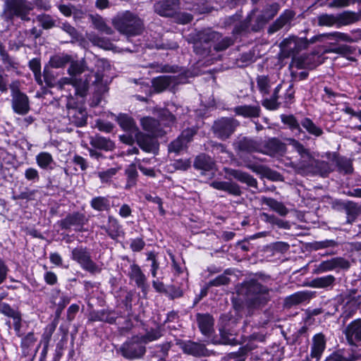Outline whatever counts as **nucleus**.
Masks as SVG:
<instances>
[{
  "instance_id": "1",
  "label": "nucleus",
  "mask_w": 361,
  "mask_h": 361,
  "mask_svg": "<svg viewBox=\"0 0 361 361\" xmlns=\"http://www.w3.org/2000/svg\"><path fill=\"white\" fill-rule=\"evenodd\" d=\"M233 42L231 37H222L217 32L205 30L198 32L193 47L197 54L206 56L211 51L212 44L215 51H221L231 46Z\"/></svg>"
},
{
  "instance_id": "2",
  "label": "nucleus",
  "mask_w": 361,
  "mask_h": 361,
  "mask_svg": "<svg viewBox=\"0 0 361 361\" xmlns=\"http://www.w3.org/2000/svg\"><path fill=\"white\" fill-rule=\"evenodd\" d=\"M270 289L251 279L242 283L239 293L246 296V302L250 309H259L264 307L271 299Z\"/></svg>"
},
{
  "instance_id": "3",
  "label": "nucleus",
  "mask_w": 361,
  "mask_h": 361,
  "mask_svg": "<svg viewBox=\"0 0 361 361\" xmlns=\"http://www.w3.org/2000/svg\"><path fill=\"white\" fill-rule=\"evenodd\" d=\"M33 8V4L28 0H4L0 17L8 24H13L16 18L29 22Z\"/></svg>"
},
{
  "instance_id": "4",
  "label": "nucleus",
  "mask_w": 361,
  "mask_h": 361,
  "mask_svg": "<svg viewBox=\"0 0 361 361\" xmlns=\"http://www.w3.org/2000/svg\"><path fill=\"white\" fill-rule=\"evenodd\" d=\"M112 23L119 32L128 37L139 35L143 30L142 20L130 11L117 14Z\"/></svg>"
},
{
  "instance_id": "5",
  "label": "nucleus",
  "mask_w": 361,
  "mask_h": 361,
  "mask_svg": "<svg viewBox=\"0 0 361 361\" xmlns=\"http://www.w3.org/2000/svg\"><path fill=\"white\" fill-rule=\"evenodd\" d=\"M308 47L307 39L295 36L285 39L280 44L283 55L285 57H293V63L297 68H305L307 63L302 57H296V55Z\"/></svg>"
},
{
  "instance_id": "6",
  "label": "nucleus",
  "mask_w": 361,
  "mask_h": 361,
  "mask_svg": "<svg viewBox=\"0 0 361 361\" xmlns=\"http://www.w3.org/2000/svg\"><path fill=\"white\" fill-rule=\"evenodd\" d=\"M281 120L292 132L295 133V135H300L304 133L302 129L316 137H320L324 133L322 128L308 117H304L299 121L293 114H282Z\"/></svg>"
},
{
  "instance_id": "7",
  "label": "nucleus",
  "mask_w": 361,
  "mask_h": 361,
  "mask_svg": "<svg viewBox=\"0 0 361 361\" xmlns=\"http://www.w3.org/2000/svg\"><path fill=\"white\" fill-rule=\"evenodd\" d=\"M71 259L78 262L82 269L91 273H99L101 269L92 259L90 250L83 246H78L71 251Z\"/></svg>"
},
{
  "instance_id": "8",
  "label": "nucleus",
  "mask_w": 361,
  "mask_h": 361,
  "mask_svg": "<svg viewBox=\"0 0 361 361\" xmlns=\"http://www.w3.org/2000/svg\"><path fill=\"white\" fill-rule=\"evenodd\" d=\"M103 75L100 73H91L84 81L78 80L73 76L71 78H63L60 80V85H72L75 88V92L82 97H84L88 90L90 82L92 84L97 85L102 80Z\"/></svg>"
},
{
  "instance_id": "9",
  "label": "nucleus",
  "mask_w": 361,
  "mask_h": 361,
  "mask_svg": "<svg viewBox=\"0 0 361 361\" xmlns=\"http://www.w3.org/2000/svg\"><path fill=\"white\" fill-rule=\"evenodd\" d=\"M236 325L235 319L232 318L229 314L221 316L219 320L220 343L224 345H235L234 327Z\"/></svg>"
},
{
  "instance_id": "10",
  "label": "nucleus",
  "mask_w": 361,
  "mask_h": 361,
  "mask_svg": "<svg viewBox=\"0 0 361 361\" xmlns=\"http://www.w3.org/2000/svg\"><path fill=\"white\" fill-rule=\"evenodd\" d=\"M120 350L124 357L134 360L142 357L146 352V348L141 343L140 336H135L126 341L121 345Z\"/></svg>"
},
{
  "instance_id": "11",
  "label": "nucleus",
  "mask_w": 361,
  "mask_h": 361,
  "mask_svg": "<svg viewBox=\"0 0 361 361\" xmlns=\"http://www.w3.org/2000/svg\"><path fill=\"white\" fill-rule=\"evenodd\" d=\"M9 87L11 90L13 111L20 115L27 114L30 109L28 97L18 90L16 82H12Z\"/></svg>"
},
{
  "instance_id": "12",
  "label": "nucleus",
  "mask_w": 361,
  "mask_h": 361,
  "mask_svg": "<svg viewBox=\"0 0 361 361\" xmlns=\"http://www.w3.org/2000/svg\"><path fill=\"white\" fill-rule=\"evenodd\" d=\"M286 142L300 156L299 169L304 171L305 169H309L312 163L314 162V157L310 149L305 147L303 144L295 138H287Z\"/></svg>"
},
{
  "instance_id": "13",
  "label": "nucleus",
  "mask_w": 361,
  "mask_h": 361,
  "mask_svg": "<svg viewBox=\"0 0 361 361\" xmlns=\"http://www.w3.org/2000/svg\"><path fill=\"white\" fill-rule=\"evenodd\" d=\"M350 267L349 261L343 257H336L327 260H324L314 266L312 273L321 274L325 272L336 269H348Z\"/></svg>"
},
{
  "instance_id": "14",
  "label": "nucleus",
  "mask_w": 361,
  "mask_h": 361,
  "mask_svg": "<svg viewBox=\"0 0 361 361\" xmlns=\"http://www.w3.org/2000/svg\"><path fill=\"white\" fill-rule=\"evenodd\" d=\"M238 125V121L234 118H222L215 121L213 126V129L214 133L218 137L225 140L233 133Z\"/></svg>"
},
{
  "instance_id": "15",
  "label": "nucleus",
  "mask_w": 361,
  "mask_h": 361,
  "mask_svg": "<svg viewBox=\"0 0 361 361\" xmlns=\"http://www.w3.org/2000/svg\"><path fill=\"white\" fill-rule=\"evenodd\" d=\"M234 149L239 156L243 154L260 153L261 141L247 137H238L233 143Z\"/></svg>"
},
{
  "instance_id": "16",
  "label": "nucleus",
  "mask_w": 361,
  "mask_h": 361,
  "mask_svg": "<svg viewBox=\"0 0 361 361\" xmlns=\"http://www.w3.org/2000/svg\"><path fill=\"white\" fill-rule=\"evenodd\" d=\"M68 117L71 123L78 127L83 126L87 123V111L82 107L75 106L73 99H68L67 104Z\"/></svg>"
},
{
  "instance_id": "17",
  "label": "nucleus",
  "mask_w": 361,
  "mask_h": 361,
  "mask_svg": "<svg viewBox=\"0 0 361 361\" xmlns=\"http://www.w3.org/2000/svg\"><path fill=\"white\" fill-rule=\"evenodd\" d=\"M179 0H166L154 4V11L159 16L171 17L175 15L179 9Z\"/></svg>"
},
{
  "instance_id": "18",
  "label": "nucleus",
  "mask_w": 361,
  "mask_h": 361,
  "mask_svg": "<svg viewBox=\"0 0 361 361\" xmlns=\"http://www.w3.org/2000/svg\"><path fill=\"white\" fill-rule=\"evenodd\" d=\"M87 222L85 214L80 212H74L66 216L61 221V226L63 229H69L72 226L75 231H81L82 226Z\"/></svg>"
},
{
  "instance_id": "19",
  "label": "nucleus",
  "mask_w": 361,
  "mask_h": 361,
  "mask_svg": "<svg viewBox=\"0 0 361 361\" xmlns=\"http://www.w3.org/2000/svg\"><path fill=\"white\" fill-rule=\"evenodd\" d=\"M180 82V79L176 75H161L152 80V85L157 92H161L169 87H174Z\"/></svg>"
},
{
  "instance_id": "20",
  "label": "nucleus",
  "mask_w": 361,
  "mask_h": 361,
  "mask_svg": "<svg viewBox=\"0 0 361 361\" xmlns=\"http://www.w3.org/2000/svg\"><path fill=\"white\" fill-rule=\"evenodd\" d=\"M181 349L184 353L195 357L209 356V353L202 343L188 341L182 343Z\"/></svg>"
},
{
  "instance_id": "21",
  "label": "nucleus",
  "mask_w": 361,
  "mask_h": 361,
  "mask_svg": "<svg viewBox=\"0 0 361 361\" xmlns=\"http://www.w3.org/2000/svg\"><path fill=\"white\" fill-rule=\"evenodd\" d=\"M196 320L201 333L207 336H210L214 331V319L213 317L208 314L197 313Z\"/></svg>"
},
{
  "instance_id": "22",
  "label": "nucleus",
  "mask_w": 361,
  "mask_h": 361,
  "mask_svg": "<svg viewBox=\"0 0 361 361\" xmlns=\"http://www.w3.org/2000/svg\"><path fill=\"white\" fill-rule=\"evenodd\" d=\"M127 276L130 281L135 282V285L142 290L147 288V277L142 272L140 266L135 262L130 264Z\"/></svg>"
},
{
  "instance_id": "23",
  "label": "nucleus",
  "mask_w": 361,
  "mask_h": 361,
  "mask_svg": "<svg viewBox=\"0 0 361 361\" xmlns=\"http://www.w3.org/2000/svg\"><path fill=\"white\" fill-rule=\"evenodd\" d=\"M345 335L350 345L361 341V319L351 322L345 328Z\"/></svg>"
},
{
  "instance_id": "24",
  "label": "nucleus",
  "mask_w": 361,
  "mask_h": 361,
  "mask_svg": "<svg viewBox=\"0 0 361 361\" xmlns=\"http://www.w3.org/2000/svg\"><path fill=\"white\" fill-rule=\"evenodd\" d=\"M224 172L226 175L233 177L237 180L245 183L247 186L257 188V180L249 173L231 168H224Z\"/></svg>"
},
{
  "instance_id": "25",
  "label": "nucleus",
  "mask_w": 361,
  "mask_h": 361,
  "mask_svg": "<svg viewBox=\"0 0 361 361\" xmlns=\"http://www.w3.org/2000/svg\"><path fill=\"white\" fill-rule=\"evenodd\" d=\"M326 346V339L322 333L313 336L310 343V353L312 357L321 359Z\"/></svg>"
},
{
  "instance_id": "26",
  "label": "nucleus",
  "mask_w": 361,
  "mask_h": 361,
  "mask_svg": "<svg viewBox=\"0 0 361 361\" xmlns=\"http://www.w3.org/2000/svg\"><path fill=\"white\" fill-rule=\"evenodd\" d=\"M295 13L291 10L284 11L280 16L271 24L268 32L273 34L286 25H290V22L294 18Z\"/></svg>"
},
{
  "instance_id": "27",
  "label": "nucleus",
  "mask_w": 361,
  "mask_h": 361,
  "mask_svg": "<svg viewBox=\"0 0 361 361\" xmlns=\"http://www.w3.org/2000/svg\"><path fill=\"white\" fill-rule=\"evenodd\" d=\"M210 186L216 190L225 191L233 196H240L242 194L239 185L232 181L214 180L210 183Z\"/></svg>"
},
{
  "instance_id": "28",
  "label": "nucleus",
  "mask_w": 361,
  "mask_h": 361,
  "mask_svg": "<svg viewBox=\"0 0 361 361\" xmlns=\"http://www.w3.org/2000/svg\"><path fill=\"white\" fill-rule=\"evenodd\" d=\"M100 228L113 240H117L124 234L118 221L111 216L108 218L107 225L101 226Z\"/></svg>"
},
{
  "instance_id": "29",
  "label": "nucleus",
  "mask_w": 361,
  "mask_h": 361,
  "mask_svg": "<svg viewBox=\"0 0 361 361\" xmlns=\"http://www.w3.org/2000/svg\"><path fill=\"white\" fill-rule=\"evenodd\" d=\"M333 169L329 163L324 161L316 160L314 158V162L312 163L309 169H305L304 171L301 173H318L322 176H326L329 173L333 171Z\"/></svg>"
},
{
  "instance_id": "30",
  "label": "nucleus",
  "mask_w": 361,
  "mask_h": 361,
  "mask_svg": "<svg viewBox=\"0 0 361 361\" xmlns=\"http://www.w3.org/2000/svg\"><path fill=\"white\" fill-rule=\"evenodd\" d=\"M137 145L146 152H154L157 149V142L152 137L142 133L135 134Z\"/></svg>"
},
{
  "instance_id": "31",
  "label": "nucleus",
  "mask_w": 361,
  "mask_h": 361,
  "mask_svg": "<svg viewBox=\"0 0 361 361\" xmlns=\"http://www.w3.org/2000/svg\"><path fill=\"white\" fill-rule=\"evenodd\" d=\"M283 144L276 138H271L264 144L261 142L260 153L268 155H275L284 150Z\"/></svg>"
},
{
  "instance_id": "32",
  "label": "nucleus",
  "mask_w": 361,
  "mask_h": 361,
  "mask_svg": "<svg viewBox=\"0 0 361 361\" xmlns=\"http://www.w3.org/2000/svg\"><path fill=\"white\" fill-rule=\"evenodd\" d=\"M325 39H337L348 42L350 41V37L343 32H333L329 33H324L315 35L310 38L309 40L307 39L308 45L310 44H314L317 42H323Z\"/></svg>"
},
{
  "instance_id": "33",
  "label": "nucleus",
  "mask_w": 361,
  "mask_h": 361,
  "mask_svg": "<svg viewBox=\"0 0 361 361\" xmlns=\"http://www.w3.org/2000/svg\"><path fill=\"white\" fill-rule=\"evenodd\" d=\"M90 144L92 147L104 151H111L115 147V144L113 141L100 135L91 137Z\"/></svg>"
},
{
  "instance_id": "34",
  "label": "nucleus",
  "mask_w": 361,
  "mask_h": 361,
  "mask_svg": "<svg viewBox=\"0 0 361 361\" xmlns=\"http://www.w3.org/2000/svg\"><path fill=\"white\" fill-rule=\"evenodd\" d=\"M234 112L245 118H257L259 116L260 107L258 105H241L235 107Z\"/></svg>"
},
{
  "instance_id": "35",
  "label": "nucleus",
  "mask_w": 361,
  "mask_h": 361,
  "mask_svg": "<svg viewBox=\"0 0 361 361\" xmlns=\"http://www.w3.org/2000/svg\"><path fill=\"white\" fill-rule=\"evenodd\" d=\"M0 312L8 317L13 318L16 330L20 327L21 315L19 312L13 310L8 303L0 302Z\"/></svg>"
},
{
  "instance_id": "36",
  "label": "nucleus",
  "mask_w": 361,
  "mask_h": 361,
  "mask_svg": "<svg viewBox=\"0 0 361 361\" xmlns=\"http://www.w3.org/2000/svg\"><path fill=\"white\" fill-rule=\"evenodd\" d=\"M116 121L123 130L134 135L138 132L133 118L128 115L119 114Z\"/></svg>"
},
{
  "instance_id": "37",
  "label": "nucleus",
  "mask_w": 361,
  "mask_h": 361,
  "mask_svg": "<svg viewBox=\"0 0 361 361\" xmlns=\"http://www.w3.org/2000/svg\"><path fill=\"white\" fill-rule=\"evenodd\" d=\"M141 125L145 130L150 133L153 136L161 135L159 123L157 119L152 117H145L141 119Z\"/></svg>"
},
{
  "instance_id": "38",
  "label": "nucleus",
  "mask_w": 361,
  "mask_h": 361,
  "mask_svg": "<svg viewBox=\"0 0 361 361\" xmlns=\"http://www.w3.org/2000/svg\"><path fill=\"white\" fill-rule=\"evenodd\" d=\"M357 356L349 351L339 349L327 356L324 361H355Z\"/></svg>"
},
{
  "instance_id": "39",
  "label": "nucleus",
  "mask_w": 361,
  "mask_h": 361,
  "mask_svg": "<svg viewBox=\"0 0 361 361\" xmlns=\"http://www.w3.org/2000/svg\"><path fill=\"white\" fill-rule=\"evenodd\" d=\"M215 164L213 159L208 155L202 154L198 155L194 161V166L197 169L204 171H212Z\"/></svg>"
},
{
  "instance_id": "40",
  "label": "nucleus",
  "mask_w": 361,
  "mask_h": 361,
  "mask_svg": "<svg viewBox=\"0 0 361 361\" xmlns=\"http://www.w3.org/2000/svg\"><path fill=\"white\" fill-rule=\"evenodd\" d=\"M262 202L269 207L274 212H277L280 216H285L288 213V209L286 206L282 202H278L275 199L262 197Z\"/></svg>"
},
{
  "instance_id": "41",
  "label": "nucleus",
  "mask_w": 361,
  "mask_h": 361,
  "mask_svg": "<svg viewBox=\"0 0 361 361\" xmlns=\"http://www.w3.org/2000/svg\"><path fill=\"white\" fill-rule=\"evenodd\" d=\"M36 163L42 169H52L55 164L52 155L47 152H41L36 155Z\"/></svg>"
},
{
  "instance_id": "42",
  "label": "nucleus",
  "mask_w": 361,
  "mask_h": 361,
  "mask_svg": "<svg viewBox=\"0 0 361 361\" xmlns=\"http://www.w3.org/2000/svg\"><path fill=\"white\" fill-rule=\"evenodd\" d=\"M333 161L338 168V171L342 173H351L353 171L352 161L350 159L343 157L334 155Z\"/></svg>"
},
{
  "instance_id": "43",
  "label": "nucleus",
  "mask_w": 361,
  "mask_h": 361,
  "mask_svg": "<svg viewBox=\"0 0 361 361\" xmlns=\"http://www.w3.org/2000/svg\"><path fill=\"white\" fill-rule=\"evenodd\" d=\"M311 294L307 291H299L288 296L285 302L287 306H293L300 304L310 300Z\"/></svg>"
},
{
  "instance_id": "44",
  "label": "nucleus",
  "mask_w": 361,
  "mask_h": 361,
  "mask_svg": "<svg viewBox=\"0 0 361 361\" xmlns=\"http://www.w3.org/2000/svg\"><path fill=\"white\" fill-rule=\"evenodd\" d=\"M90 204L92 209L99 212L108 211L111 208L110 200L108 197H95L91 200Z\"/></svg>"
},
{
  "instance_id": "45",
  "label": "nucleus",
  "mask_w": 361,
  "mask_h": 361,
  "mask_svg": "<svg viewBox=\"0 0 361 361\" xmlns=\"http://www.w3.org/2000/svg\"><path fill=\"white\" fill-rule=\"evenodd\" d=\"M336 281L333 275H326L312 280L310 286L315 288H326L332 286Z\"/></svg>"
},
{
  "instance_id": "46",
  "label": "nucleus",
  "mask_w": 361,
  "mask_h": 361,
  "mask_svg": "<svg viewBox=\"0 0 361 361\" xmlns=\"http://www.w3.org/2000/svg\"><path fill=\"white\" fill-rule=\"evenodd\" d=\"M71 61V56L67 54H59L51 56L49 59V65L54 68L64 67Z\"/></svg>"
},
{
  "instance_id": "47",
  "label": "nucleus",
  "mask_w": 361,
  "mask_h": 361,
  "mask_svg": "<svg viewBox=\"0 0 361 361\" xmlns=\"http://www.w3.org/2000/svg\"><path fill=\"white\" fill-rule=\"evenodd\" d=\"M337 16V27L343 25H350L358 20V16L353 12L345 11L342 13L336 15Z\"/></svg>"
},
{
  "instance_id": "48",
  "label": "nucleus",
  "mask_w": 361,
  "mask_h": 361,
  "mask_svg": "<svg viewBox=\"0 0 361 361\" xmlns=\"http://www.w3.org/2000/svg\"><path fill=\"white\" fill-rule=\"evenodd\" d=\"M86 69V62L85 59H82L80 61H71L68 73L71 76L75 78L78 75L82 73Z\"/></svg>"
},
{
  "instance_id": "49",
  "label": "nucleus",
  "mask_w": 361,
  "mask_h": 361,
  "mask_svg": "<svg viewBox=\"0 0 361 361\" xmlns=\"http://www.w3.org/2000/svg\"><path fill=\"white\" fill-rule=\"evenodd\" d=\"M262 217L263 221L265 222L269 223L272 225H276L279 228H289V224L287 221H285L281 219H279L274 215H270L267 213H262Z\"/></svg>"
},
{
  "instance_id": "50",
  "label": "nucleus",
  "mask_w": 361,
  "mask_h": 361,
  "mask_svg": "<svg viewBox=\"0 0 361 361\" xmlns=\"http://www.w3.org/2000/svg\"><path fill=\"white\" fill-rule=\"evenodd\" d=\"M318 25L337 27V16L334 14L324 13L318 16Z\"/></svg>"
},
{
  "instance_id": "51",
  "label": "nucleus",
  "mask_w": 361,
  "mask_h": 361,
  "mask_svg": "<svg viewBox=\"0 0 361 361\" xmlns=\"http://www.w3.org/2000/svg\"><path fill=\"white\" fill-rule=\"evenodd\" d=\"M187 144L180 136L172 141L168 146V150L170 153L179 154L187 148Z\"/></svg>"
},
{
  "instance_id": "52",
  "label": "nucleus",
  "mask_w": 361,
  "mask_h": 361,
  "mask_svg": "<svg viewBox=\"0 0 361 361\" xmlns=\"http://www.w3.org/2000/svg\"><path fill=\"white\" fill-rule=\"evenodd\" d=\"M90 42L95 46L106 50H111L114 48V45L109 39L99 36H92L90 38Z\"/></svg>"
},
{
  "instance_id": "53",
  "label": "nucleus",
  "mask_w": 361,
  "mask_h": 361,
  "mask_svg": "<svg viewBox=\"0 0 361 361\" xmlns=\"http://www.w3.org/2000/svg\"><path fill=\"white\" fill-rule=\"evenodd\" d=\"M36 20L39 22L43 29L49 30L55 27V20L48 14H40L36 17Z\"/></svg>"
},
{
  "instance_id": "54",
  "label": "nucleus",
  "mask_w": 361,
  "mask_h": 361,
  "mask_svg": "<svg viewBox=\"0 0 361 361\" xmlns=\"http://www.w3.org/2000/svg\"><path fill=\"white\" fill-rule=\"evenodd\" d=\"M345 209L346 211L348 221H350V219L354 220L358 215L360 214L361 212V207L352 202H348L345 204Z\"/></svg>"
},
{
  "instance_id": "55",
  "label": "nucleus",
  "mask_w": 361,
  "mask_h": 361,
  "mask_svg": "<svg viewBox=\"0 0 361 361\" xmlns=\"http://www.w3.org/2000/svg\"><path fill=\"white\" fill-rule=\"evenodd\" d=\"M257 85L261 94L263 95L269 94L271 85L270 81L267 76H258L257 78Z\"/></svg>"
},
{
  "instance_id": "56",
  "label": "nucleus",
  "mask_w": 361,
  "mask_h": 361,
  "mask_svg": "<svg viewBox=\"0 0 361 361\" xmlns=\"http://www.w3.org/2000/svg\"><path fill=\"white\" fill-rule=\"evenodd\" d=\"M120 169L119 167L110 168L105 171L98 172L97 175L102 183H108L116 175Z\"/></svg>"
},
{
  "instance_id": "57",
  "label": "nucleus",
  "mask_w": 361,
  "mask_h": 361,
  "mask_svg": "<svg viewBox=\"0 0 361 361\" xmlns=\"http://www.w3.org/2000/svg\"><path fill=\"white\" fill-rule=\"evenodd\" d=\"M126 174L127 176L126 188L129 189L136 184L137 171L135 166H131L126 170Z\"/></svg>"
},
{
  "instance_id": "58",
  "label": "nucleus",
  "mask_w": 361,
  "mask_h": 361,
  "mask_svg": "<svg viewBox=\"0 0 361 361\" xmlns=\"http://www.w3.org/2000/svg\"><path fill=\"white\" fill-rule=\"evenodd\" d=\"M147 260L151 262V274L152 277L156 278L157 270L159 269V262L157 259V254L154 252H149L147 254Z\"/></svg>"
},
{
  "instance_id": "59",
  "label": "nucleus",
  "mask_w": 361,
  "mask_h": 361,
  "mask_svg": "<svg viewBox=\"0 0 361 361\" xmlns=\"http://www.w3.org/2000/svg\"><path fill=\"white\" fill-rule=\"evenodd\" d=\"M338 245V243L334 240H324L321 241H315L312 243V248L314 250H319L321 249L335 247Z\"/></svg>"
},
{
  "instance_id": "60",
  "label": "nucleus",
  "mask_w": 361,
  "mask_h": 361,
  "mask_svg": "<svg viewBox=\"0 0 361 361\" xmlns=\"http://www.w3.org/2000/svg\"><path fill=\"white\" fill-rule=\"evenodd\" d=\"M159 117L166 126L173 124L176 120V117L168 109H161L159 111Z\"/></svg>"
},
{
  "instance_id": "61",
  "label": "nucleus",
  "mask_w": 361,
  "mask_h": 361,
  "mask_svg": "<svg viewBox=\"0 0 361 361\" xmlns=\"http://www.w3.org/2000/svg\"><path fill=\"white\" fill-rule=\"evenodd\" d=\"M161 336V334L159 330H152L147 332L144 336H140V339L141 340V343H142L145 345L149 342L159 339Z\"/></svg>"
},
{
  "instance_id": "62",
  "label": "nucleus",
  "mask_w": 361,
  "mask_h": 361,
  "mask_svg": "<svg viewBox=\"0 0 361 361\" xmlns=\"http://www.w3.org/2000/svg\"><path fill=\"white\" fill-rule=\"evenodd\" d=\"M245 163L246 168L258 174H265L267 171H270L267 167L259 164H252L250 161L245 160Z\"/></svg>"
},
{
  "instance_id": "63",
  "label": "nucleus",
  "mask_w": 361,
  "mask_h": 361,
  "mask_svg": "<svg viewBox=\"0 0 361 361\" xmlns=\"http://www.w3.org/2000/svg\"><path fill=\"white\" fill-rule=\"evenodd\" d=\"M95 27L99 31L106 33V35H111L113 30L109 27L102 18H95L93 20Z\"/></svg>"
},
{
  "instance_id": "64",
  "label": "nucleus",
  "mask_w": 361,
  "mask_h": 361,
  "mask_svg": "<svg viewBox=\"0 0 361 361\" xmlns=\"http://www.w3.org/2000/svg\"><path fill=\"white\" fill-rule=\"evenodd\" d=\"M245 350L244 349H239L238 352L229 353L225 361H245Z\"/></svg>"
}]
</instances>
